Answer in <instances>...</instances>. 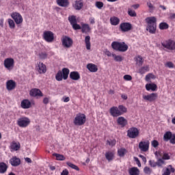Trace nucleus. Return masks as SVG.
<instances>
[{
    "instance_id": "obj_18",
    "label": "nucleus",
    "mask_w": 175,
    "mask_h": 175,
    "mask_svg": "<svg viewBox=\"0 0 175 175\" xmlns=\"http://www.w3.org/2000/svg\"><path fill=\"white\" fill-rule=\"evenodd\" d=\"M116 122L118 125H120L121 128H124V126H126V125H128V120L122 116L118 117Z\"/></svg>"
},
{
    "instance_id": "obj_9",
    "label": "nucleus",
    "mask_w": 175,
    "mask_h": 175,
    "mask_svg": "<svg viewBox=\"0 0 175 175\" xmlns=\"http://www.w3.org/2000/svg\"><path fill=\"white\" fill-rule=\"evenodd\" d=\"M138 147L142 152H147L150 148V141H141Z\"/></svg>"
},
{
    "instance_id": "obj_61",
    "label": "nucleus",
    "mask_w": 175,
    "mask_h": 175,
    "mask_svg": "<svg viewBox=\"0 0 175 175\" xmlns=\"http://www.w3.org/2000/svg\"><path fill=\"white\" fill-rule=\"evenodd\" d=\"M161 151H156L155 152H154V155H155V157H156V158H157V159H160L159 158H161Z\"/></svg>"
},
{
    "instance_id": "obj_36",
    "label": "nucleus",
    "mask_w": 175,
    "mask_h": 175,
    "mask_svg": "<svg viewBox=\"0 0 175 175\" xmlns=\"http://www.w3.org/2000/svg\"><path fill=\"white\" fill-rule=\"evenodd\" d=\"M147 72H150V66H143L139 69V73H140V75H144V73H147Z\"/></svg>"
},
{
    "instance_id": "obj_13",
    "label": "nucleus",
    "mask_w": 175,
    "mask_h": 175,
    "mask_svg": "<svg viewBox=\"0 0 175 175\" xmlns=\"http://www.w3.org/2000/svg\"><path fill=\"white\" fill-rule=\"evenodd\" d=\"M32 105H35V101H29L28 99H24L21 103V107L22 109H31Z\"/></svg>"
},
{
    "instance_id": "obj_47",
    "label": "nucleus",
    "mask_w": 175,
    "mask_h": 175,
    "mask_svg": "<svg viewBox=\"0 0 175 175\" xmlns=\"http://www.w3.org/2000/svg\"><path fill=\"white\" fill-rule=\"evenodd\" d=\"M165 68H169V69H173L174 68V64L172 62H167L165 64Z\"/></svg>"
},
{
    "instance_id": "obj_32",
    "label": "nucleus",
    "mask_w": 175,
    "mask_h": 175,
    "mask_svg": "<svg viewBox=\"0 0 175 175\" xmlns=\"http://www.w3.org/2000/svg\"><path fill=\"white\" fill-rule=\"evenodd\" d=\"M134 59L136 62V64L138 66H142V65H143L144 60H143V57L142 56L137 55L135 57Z\"/></svg>"
},
{
    "instance_id": "obj_19",
    "label": "nucleus",
    "mask_w": 175,
    "mask_h": 175,
    "mask_svg": "<svg viewBox=\"0 0 175 175\" xmlns=\"http://www.w3.org/2000/svg\"><path fill=\"white\" fill-rule=\"evenodd\" d=\"M109 113L112 117H120L121 116V111L117 107H113L109 109Z\"/></svg>"
},
{
    "instance_id": "obj_26",
    "label": "nucleus",
    "mask_w": 175,
    "mask_h": 175,
    "mask_svg": "<svg viewBox=\"0 0 175 175\" xmlns=\"http://www.w3.org/2000/svg\"><path fill=\"white\" fill-rule=\"evenodd\" d=\"M57 3L62 8H68L69 6V0H57Z\"/></svg>"
},
{
    "instance_id": "obj_35",
    "label": "nucleus",
    "mask_w": 175,
    "mask_h": 175,
    "mask_svg": "<svg viewBox=\"0 0 175 175\" xmlns=\"http://www.w3.org/2000/svg\"><path fill=\"white\" fill-rule=\"evenodd\" d=\"M105 158L109 162L114 159V153L113 152H107L105 153Z\"/></svg>"
},
{
    "instance_id": "obj_46",
    "label": "nucleus",
    "mask_w": 175,
    "mask_h": 175,
    "mask_svg": "<svg viewBox=\"0 0 175 175\" xmlns=\"http://www.w3.org/2000/svg\"><path fill=\"white\" fill-rule=\"evenodd\" d=\"M160 29H167L169 28V25L166 23H161L159 24Z\"/></svg>"
},
{
    "instance_id": "obj_8",
    "label": "nucleus",
    "mask_w": 175,
    "mask_h": 175,
    "mask_svg": "<svg viewBox=\"0 0 175 175\" xmlns=\"http://www.w3.org/2000/svg\"><path fill=\"white\" fill-rule=\"evenodd\" d=\"M139 129L136 127H131L127 131V136L130 139H136L139 136Z\"/></svg>"
},
{
    "instance_id": "obj_37",
    "label": "nucleus",
    "mask_w": 175,
    "mask_h": 175,
    "mask_svg": "<svg viewBox=\"0 0 175 175\" xmlns=\"http://www.w3.org/2000/svg\"><path fill=\"white\" fill-rule=\"evenodd\" d=\"M111 25H118L120 24V18L113 16L110 18Z\"/></svg>"
},
{
    "instance_id": "obj_43",
    "label": "nucleus",
    "mask_w": 175,
    "mask_h": 175,
    "mask_svg": "<svg viewBox=\"0 0 175 175\" xmlns=\"http://www.w3.org/2000/svg\"><path fill=\"white\" fill-rule=\"evenodd\" d=\"M144 173L145 174L150 175V174H151V173H152V169L150 168V167L146 166L144 168Z\"/></svg>"
},
{
    "instance_id": "obj_30",
    "label": "nucleus",
    "mask_w": 175,
    "mask_h": 175,
    "mask_svg": "<svg viewBox=\"0 0 175 175\" xmlns=\"http://www.w3.org/2000/svg\"><path fill=\"white\" fill-rule=\"evenodd\" d=\"M157 88V84L155 83H147L146 85V91H155Z\"/></svg>"
},
{
    "instance_id": "obj_45",
    "label": "nucleus",
    "mask_w": 175,
    "mask_h": 175,
    "mask_svg": "<svg viewBox=\"0 0 175 175\" xmlns=\"http://www.w3.org/2000/svg\"><path fill=\"white\" fill-rule=\"evenodd\" d=\"M118 109H119L120 111L121 112V116H122L124 113H126V107H125L124 105H119Z\"/></svg>"
},
{
    "instance_id": "obj_3",
    "label": "nucleus",
    "mask_w": 175,
    "mask_h": 175,
    "mask_svg": "<svg viewBox=\"0 0 175 175\" xmlns=\"http://www.w3.org/2000/svg\"><path fill=\"white\" fill-rule=\"evenodd\" d=\"M69 69L64 68L62 70H59L55 75V79L57 81H62V79L67 80L69 77Z\"/></svg>"
},
{
    "instance_id": "obj_1",
    "label": "nucleus",
    "mask_w": 175,
    "mask_h": 175,
    "mask_svg": "<svg viewBox=\"0 0 175 175\" xmlns=\"http://www.w3.org/2000/svg\"><path fill=\"white\" fill-rule=\"evenodd\" d=\"M145 21L147 23L146 31H148L150 33H155L157 32V18L148 17Z\"/></svg>"
},
{
    "instance_id": "obj_41",
    "label": "nucleus",
    "mask_w": 175,
    "mask_h": 175,
    "mask_svg": "<svg viewBox=\"0 0 175 175\" xmlns=\"http://www.w3.org/2000/svg\"><path fill=\"white\" fill-rule=\"evenodd\" d=\"M66 165H68L69 166V167H71V169H74V170H77V172H79V170H80V169L79 168V167H77V165H76L70 162H67Z\"/></svg>"
},
{
    "instance_id": "obj_7",
    "label": "nucleus",
    "mask_w": 175,
    "mask_h": 175,
    "mask_svg": "<svg viewBox=\"0 0 175 175\" xmlns=\"http://www.w3.org/2000/svg\"><path fill=\"white\" fill-rule=\"evenodd\" d=\"M43 39L48 43H53L54 42V33L51 31H45L43 33Z\"/></svg>"
},
{
    "instance_id": "obj_49",
    "label": "nucleus",
    "mask_w": 175,
    "mask_h": 175,
    "mask_svg": "<svg viewBox=\"0 0 175 175\" xmlns=\"http://www.w3.org/2000/svg\"><path fill=\"white\" fill-rule=\"evenodd\" d=\"M116 139H111L107 141V144H109L111 147H114L116 146Z\"/></svg>"
},
{
    "instance_id": "obj_4",
    "label": "nucleus",
    "mask_w": 175,
    "mask_h": 175,
    "mask_svg": "<svg viewBox=\"0 0 175 175\" xmlns=\"http://www.w3.org/2000/svg\"><path fill=\"white\" fill-rule=\"evenodd\" d=\"M85 121H87V117L85 116V114L79 113L77 114L73 122L74 125L81 126V125H84L85 124Z\"/></svg>"
},
{
    "instance_id": "obj_6",
    "label": "nucleus",
    "mask_w": 175,
    "mask_h": 175,
    "mask_svg": "<svg viewBox=\"0 0 175 175\" xmlns=\"http://www.w3.org/2000/svg\"><path fill=\"white\" fill-rule=\"evenodd\" d=\"M29 124H31V120L27 117L20 118L17 120V125H18L20 128H27Z\"/></svg>"
},
{
    "instance_id": "obj_59",
    "label": "nucleus",
    "mask_w": 175,
    "mask_h": 175,
    "mask_svg": "<svg viewBox=\"0 0 175 175\" xmlns=\"http://www.w3.org/2000/svg\"><path fill=\"white\" fill-rule=\"evenodd\" d=\"M105 55H107V57H113V55H114V53H111V52L107 49H105Z\"/></svg>"
},
{
    "instance_id": "obj_40",
    "label": "nucleus",
    "mask_w": 175,
    "mask_h": 175,
    "mask_svg": "<svg viewBox=\"0 0 175 175\" xmlns=\"http://www.w3.org/2000/svg\"><path fill=\"white\" fill-rule=\"evenodd\" d=\"M53 155L56 157L57 161H65V157L62 154L54 153Z\"/></svg>"
},
{
    "instance_id": "obj_15",
    "label": "nucleus",
    "mask_w": 175,
    "mask_h": 175,
    "mask_svg": "<svg viewBox=\"0 0 175 175\" xmlns=\"http://www.w3.org/2000/svg\"><path fill=\"white\" fill-rule=\"evenodd\" d=\"M142 98L144 100H147L148 102H154L158 98V94L157 93H152L148 95H143Z\"/></svg>"
},
{
    "instance_id": "obj_14",
    "label": "nucleus",
    "mask_w": 175,
    "mask_h": 175,
    "mask_svg": "<svg viewBox=\"0 0 175 175\" xmlns=\"http://www.w3.org/2000/svg\"><path fill=\"white\" fill-rule=\"evenodd\" d=\"M29 95L30 96H33V98H40L43 96V93H42L40 90L38 88H33L29 91Z\"/></svg>"
},
{
    "instance_id": "obj_31",
    "label": "nucleus",
    "mask_w": 175,
    "mask_h": 175,
    "mask_svg": "<svg viewBox=\"0 0 175 175\" xmlns=\"http://www.w3.org/2000/svg\"><path fill=\"white\" fill-rule=\"evenodd\" d=\"M5 172H8V165L3 162L0 163V174H4Z\"/></svg>"
},
{
    "instance_id": "obj_38",
    "label": "nucleus",
    "mask_w": 175,
    "mask_h": 175,
    "mask_svg": "<svg viewBox=\"0 0 175 175\" xmlns=\"http://www.w3.org/2000/svg\"><path fill=\"white\" fill-rule=\"evenodd\" d=\"M112 57L116 62H122V61H124V57H122V56L121 55H117L113 53V55H112Z\"/></svg>"
},
{
    "instance_id": "obj_24",
    "label": "nucleus",
    "mask_w": 175,
    "mask_h": 175,
    "mask_svg": "<svg viewBox=\"0 0 175 175\" xmlns=\"http://www.w3.org/2000/svg\"><path fill=\"white\" fill-rule=\"evenodd\" d=\"M70 79L77 81V80H80V74L77 71H72L70 73Z\"/></svg>"
},
{
    "instance_id": "obj_2",
    "label": "nucleus",
    "mask_w": 175,
    "mask_h": 175,
    "mask_svg": "<svg viewBox=\"0 0 175 175\" xmlns=\"http://www.w3.org/2000/svg\"><path fill=\"white\" fill-rule=\"evenodd\" d=\"M111 46L113 50L120 51V53H125V51H128V45L124 42H120L118 41H113Z\"/></svg>"
},
{
    "instance_id": "obj_56",
    "label": "nucleus",
    "mask_w": 175,
    "mask_h": 175,
    "mask_svg": "<svg viewBox=\"0 0 175 175\" xmlns=\"http://www.w3.org/2000/svg\"><path fill=\"white\" fill-rule=\"evenodd\" d=\"M134 161L136 162L138 167H142V163H140V160H139V158L134 157Z\"/></svg>"
},
{
    "instance_id": "obj_57",
    "label": "nucleus",
    "mask_w": 175,
    "mask_h": 175,
    "mask_svg": "<svg viewBox=\"0 0 175 175\" xmlns=\"http://www.w3.org/2000/svg\"><path fill=\"white\" fill-rule=\"evenodd\" d=\"M123 79L126 80V81H131V80H132V76L126 75L123 77Z\"/></svg>"
},
{
    "instance_id": "obj_51",
    "label": "nucleus",
    "mask_w": 175,
    "mask_h": 175,
    "mask_svg": "<svg viewBox=\"0 0 175 175\" xmlns=\"http://www.w3.org/2000/svg\"><path fill=\"white\" fill-rule=\"evenodd\" d=\"M148 163L150 167H157V162L154 160H149Z\"/></svg>"
},
{
    "instance_id": "obj_17",
    "label": "nucleus",
    "mask_w": 175,
    "mask_h": 175,
    "mask_svg": "<svg viewBox=\"0 0 175 175\" xmlns=\"http://www.w3.org/2000/svg\"><path fill=\"white\" fill-rule=\"evenodd\" d=\"M122 32H128L132 29V25L129 23H123L120 25Z\"/></svg>"
},
{
    "instance_id": "obj_44",
    "label": "nucleus",
    "mask_w": 175,
    "mask_h": 175,
    "mask_svg": "<svg viewBox=\"0 0 175 175\" xmlns=\"http://www.w3.org/2000/svg\"><path fill=\"white\" fill-rule=\"evenodd\" d=\"M128 14L131 17H136L137 16L136 12H135V10H132L131 8L128 9Z\"/></svg>"
},
{
    "instance_id": "obj_54",
    "label": "nucleus",
    "mask_w": 175,
    "mask_h": 175,
    "mask_svg": "<svg viewBox=\"0 0 175 175\" xmlns=\"http://www.w3.org/2000/svg\"><path fill=\"white\" fill-rule=\"evenodd\" d=\"M162 175H170V170L169 167L163 170Z\"/></svg>"
},
{
    "instance_id": "obj_34",
    "label": "nucleus",
    "mask_w": 175,
    "mask_h": 175,
    "mask_svg": "<svg viewBox=\"0 0 175 175\" xmlns=\"http://www.w3.org/2000/svg\"><path fill=\"white\" fill-rule=\"evenodd\" d=\"M173 136V134L170 131H167L164 135H163V140L164 142H169L170 139H172V137Z\"/></svg>"
},
{
    "instance_id": "obj_39",
    "label": "nucleus",
    "mask_w": 175,
    "mask_h": 175,
    "mask_svg": "<svg viewBox=\"0 0 175 175\" xmlns=\"http://www.w3.org/2000/svg\"><path fill=\"white\" fill-rule=\"evenodd\" d=\"M126 152H128V151L124 148H122L118 150V154L119 157H124L126 154Z\"/></svg>"
},
{
    "instance_id": "obj_5",
    "label": "nucleus",
    "mask_w": 175,
    "mask_h": 175,
    "mask_svg": "<svg viewBox=\"0 0 175 175\" xmlns=\"http://www.w3.org/2000/svg\"><path fill=\"white\" fill-rule=\"evenodd\" d=\"M62 44L65 49H70L73 46V40L69 36H64L62 38Z\"/></svg>"
},
{
    "instance_id": "obj_53",
    "label": "nucleus",
    "mask_w": 175,
    "mask_h": 175,
    "mask_svg": "<svg viewBox=\"0 0 175 175\" xmlns=\"http://www.w3.org/2000/svg\"><path fill=\"white\" fill-rule=\"evenodd\" d=\"M103 2L102 1H96L95 3V6L97 9H102V8H103Z\"/></svg>"
},
{
    "instance_id": "obj_12",
    "label": "nucleus",
    "mask_w": 175,
    "mask_h": 175,
    "mask_svg": "<svg viewBox=\"0 0 175 175\" xmlns=\"http://www.w3.org/2000/svg\"><path fill=\"white\" fill-rule=\"evenodd\" d=\"M68 21L72 25L73 29H81V27L77 24V19L75 16H70L68 17Z\"/></svg>"
},
{
    "instance_id": "obj_11",
    "label": "nucleus",
    "mask_w": 175,
    "mask_h": 175,
    "mask_svg": "<svg viewBox=\"0 0 175 175\" xmlns=\"http://www.w3.org/2000/svg\"><path fill=\"white\" fill-rule=\"evenodd\" d=\"M4 66L8 70H12L14 68V59L13 58H7L4 60Z\"/></svg>"
},
{
    "instance_id": "obj_64",
    "label": "nucleus",
    "mask_w": 175,
    "mask_h": 175,
    "mask_svg": "<svg viewBox=\"0 0 175 175\" xmlns=\"http://www.w3.org/2000/svg\"><path fill=\"white\" fill-rule=\"evenodd\" d=\"M68 174H69V171H68V170H64L61 173V175H68Z\"/></svg>"
},
{
    "instance_id": "obj_23",
    "label": "nucleus",
    "mask_w": 175,
    "mask_h": 175,
    "mask_svg": "<svg viewBox=\"0 0 175 175\" xmlns=\"http://www.w3.org/2000/svg\"><path fill=\"white\" fill-rule=\"evenodd\" d=\"M21 147V145L20 144V142H16L13 141L10 144V148L11 151L13 152V151H18V150H20Z\"/></svg>"
},
{
    "instance_id": "obj_52",
    "label": "nucleus",
    "mask_w": 175,
    "mask_h": 175,
    "mask_svg": "<svg viewBox=\"0 0 175 175\" xmlns=\"http://www.w3.org/2000/svg\"><path fill=\"white\" fill-rule=\"evenodd\" d=\"M161 159L164 161H169V159H170V155H169V153L164 152L163 154V157L161 158Z\"/></svg>"
},
{
    "instance_id": "obj_50",
    "label": "nucleus",
    "mask_w": 175,
    "mask_h": 175,
    "mask_svg": "<svg viewBox=\"0 0 175 175\" xmlns=\"http://www.w3.org/2000/svg\"><path fill=\"white\" fill-rule=\"evenodd\" d=\"M151 79H155V75H154L152 73L148 74L146 76V81H150Z\"/></svg>"
},
{
    "instance_id": "obj_58",
    "label": "nucleus",
    "mask_w": 175,
    "mask_h": 175,
    "mask_svg": "<svg viewBox=\"0 0 175 175\" xmlns=\"http://www.w3.org/2000/svg\"><path fill=\"white\" fill-rule=\"evenodd\" d=\"M40 58L41 59H46V58H47V53H40Z\"/></svg>"
},
{
    "instance_id": "obj_10",
    "label": "nucleus",
    "mask_w": 175,
    "mask_h": 175,
    "mask_svg": "<svg viewBox=\"0 0 175 175\" xmlns=\"http://www.w3.org/2000/svg\"><path fill=\"white\" fill-rule=\"evenodd\" d=\"M161 44L163 47L167 49V50H175V42L172 40L163 41Z\"/></svg>"
},
{
    "instance_id": "obj_63",
    "label": "nucleus",
    "mask_w": 175,
    "mask_h": 175,
    "mask_svg": "<svg viewBox=\"0 0 175 175\" xmlns=\"http://www.w3.org/2000/svg\"><path fill=\"white\" fill-rule=\"evenodd\" d=\"M147 6L150 9V10H154V5L150 2L147 3Z\"/></svg>"
},
{
    "instance_id": "obj_20",
    "label": "nucleus",
    "mask_w": 175,
    "mask_h": 175,
    "mask_svg": "<svg viewBox=\"0 0 175 175\" xmlns=\"http://www.w3.org/2000/svg\"><path fill=\"white\" fill-rule=\"evenodd\" d=\"M86 68L91 73H96L98 72V66L92 63L88 64Z\"/></svg>"
},
{
    "instance_id": "obj_42",
    "label": "nucleus",
    "mask_w": 175,
    "mask_h": 175,
    "mask_svg": "<svg viewBox=\"0 0 175 175\" xmlns=\"http://www.w3.org/2000/svg\"><path fill=\"white\" fill-rule=\"evenodd\" d=\"M158 167H161L163 165H166L165 160L163 159H158L157 161Z\"/></svg>"
},
{
    "instance_id": "obj_62",
    "label": "nucleus",
    "mask_w": 175,
    "mask_h": 175,
    "mask_svg": "<svg viewBox=\"0 0 175 175\" xmlns=\"http://www.w3.org/2000/svg\"><path fill=\"white\" fill-rule=\"evenodd\" d=\"M62 100L63 102H64L65 103H68V102H69V100H70V98L69 97L64 96L62 98Z\"/></svg>"
},
{
    "instance_id": "obj_16",
    "label": "nucleus",
    "mask_w": 175,
    "mask_h": 175,
    "mask_svg": "<svg viewBox=\"0 0 175 175\" xmlns=\"http://www.w3.org/2000/svg\"><path fill=\"white\" fill-rule=\"evenodd\" d=\"M12 18L14 20V22L16 24H21L23 23V16H21V14H20L18 12H14L11 14Z\"/></svg>"
},
{
    "instance_id": "obj_29",
    "label": "nucleus",
    "mask_w": 175,
    "mask_h": 175,
    "mask_svg": "<svg viewBox=\"0 0 175 175\" xmlns=\"http://www.w3.org/2000/svg\"><path fill=\"white\" fill-rule=\"evenodd\" d=\"M83 1L82 0H76L74 4V8L76 10H81V8H83Z\"/></svg>"
},
{
    "instance_id": "obj_25",
    "label": "nucleus",
    "mask_w": 175,
    "mask_h": 175,
    "mask_svg": "<svg viewBox=\"0 0 175 175\" xmlns=\"http://www.w3.org/2000/svg\"><path fill=\"white\" fill-rule=\"evenodd\" d=\"M6 87L8 91H12V90H14V88H16V82L13 80H10L7 81Z\"/></svg>"
},
{
    "instance_id": "obj_27",
    "label": "nucleus",
    "mask_w": 175,
    "mask_h": 175,
    "mask_svg": "<svg viewBox=\"0 0 175 175\" xmlns=\"http://www.w3.org/2000/svg\"><path fill=\"white\" fill-rule=\"evenodd\" d=\"M85 44L87 50H91V37L90 36L85 37Z\"/></svg>"
},
{
    "instance_id": "obj_21",
    "label": "nucleus",
    "mask_w": 175,
    "mask_h": 175,
    "mask_svg": "<svg viewBox=\"0 0 175 175\" xmlns=\"http://www.w3.org/2000/svg\"><path fill=\"white\" fill-rule=\"evenodd\" d=\"M10 165H12V166H20V164L21 163V160H20V159L17 157H13L10 159Z\"/></svg>"
},
{
    "instance_id": "obj_33",
    "label": "nucleus",
    "mask_w": 175,
    "mask_h": 175,
    "mask_svg": "<svg viewBox=\"0 0 175 175\" xmlns=\"http://www.w3.org/2000/svg\"><path fill=\"white\" fill-rule=\"evenodd\" d=\"M83 33H88L91 31V28L88 24H83L81 27Z\"/></svg>"
},
{
    "instance_id": "obj_55",
    "label": "nucleus",
    "mask_w": 175,
    "mask_h": 175,
    "mask_svg": "<svg viewBox=\"0 0 175 175\" xmlns=\"http://www.w3.org/2000/svg\"><path fill=\"white\" fill-rule=\"evenodd\" d=\"M151 145L154 148H157V147H158L159 146V142H158V141L157 140H153L151 142Z\"/></svg>"
},
{
    "instance_id": "obj_48",
    "label": "nucleus",
    "mask_w": 175,
    "mask_h": 175,
    "mask_svg": "<svg viewBox=\"0 0 175 175\" xmlns=\"http://www.w3.org/2000/svg\"><path fill=\"white\" fill-rule=\"evenodd\" d=\"M8 24L11 29H14L16 27V25L14 24V21H13L12 19H8Z\"/></svg>"
},
{
    "instance_id": "obj_28",
    "label": "nucleus",
    "mask_w": 175,
    "mask_h": 175,
    "mask_svg": "<svg viewBox=\"0 0 175 175\" xmlns=\"http://www.w3.org/2000/svg\"><path fill=\"white\" fill-rule=\"evenodd\" d=\"M129 173L130 175H139L140 170H139V168H137L136 167H133L129 169Z\"/></svg>"
},
{
    "instance_id": "obj_22",
    "label": "nucleus",
    "mask_w": 175,
    "mask_h": 175,
    "mask_svg": "<svg viewBox=\"0 0 175 175\" xmlns=\"http://www.w3.org/2000/svg\"><path fill=\"white\" fill-rule=\"evenodd\" d=\"M36 69L38 72V73L41 74L42 73H46L47 68H46V65H44L43 63L40 62L38 64Z\"/></svg>"
},
{
    "instance_id": "obj_60",
    "label": "nucleus",
    "mask_w": 175,
    "mask_h": 175,
    "mask_svg": "<svg viewBox=\"0 0 175 175\" xmlns=\"http://www.w3.org/2000/svg\"><path fill=\"white\" fill-rule=\"evenodd\" d=\"M171 144H175V134H173L172 137L170 139Z\"/></svg>"
}]
</instances>
